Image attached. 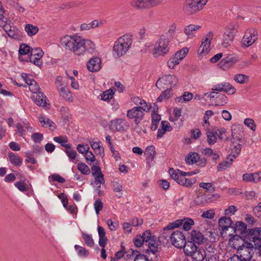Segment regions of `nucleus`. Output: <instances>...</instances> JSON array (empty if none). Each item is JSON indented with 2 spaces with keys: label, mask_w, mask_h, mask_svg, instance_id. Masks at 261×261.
I'll list each match as a JSON object with an SVG mask.
<instances>
[{
  "label": "nucleus",
  "mask_w": 261,
  "mask_h": 261,
  "mask_svg": "<svg viewBox=\"0 0 261 261\" xmlns=\"http://www.w3.org/2000/svg\"><path fill=\"white\" fill-rule=\"evenodd\" d=\"M60 43L65 49L77 56L92 53L95 49V44L92 41L75 35L64 36L61 38Z\"/></svg>",
  "instance_id": "nucleus-1"
},
{
  "label": "nucleus",
  "mask_w": 261,
  "mask_h": 261,
  "mask_svg": "<svg viewBox=\"0 0 261 261\" xmlns=\"http://www.w3.org/2000/svg\"><path fill=\"white\" fill-rule=\"evenodd\" d=\"M134 243L137 247H141L144 243H148L147 253L151 252L152 254H155L158 251L159 245L157 238L155 236H152L150 230H146L142 235L137 234L134 239Z\"/></svg>",
  "instance_id": "nucleus-2"
},
{
  "label": "nucleus",
  "mask_w": 261,
  "mask_h": 261,
  "mask_svg": "<svg viewBox=\"0 0 261 261\" xmlns=\"http://www.w3.org/2000/svg\"><path fill=\"white\" fill-rule=\"evenodd\" d=\"M246 244V246L244 244L242 245L239 246L238 250L245 249L246 251L249 252V250H252L253 248L261 247V227L249 229L247 242Z\"/></svg>",
  "instance_id": "nucleus-3"
},
{
  "label": "nucleus",
  "mask_w": 261,
  "mask_h": 261,
  "mask_svg": "<svg viewBox=\"0 0 261 261\" xmlns=\"http://www.w3.org/2000/svg\"><path fill=\"white\" fill-rule=\"evenodd\" d=\"M132 43L131 37L128 35L119 38L113 46V56L117 58L122 57L128 51Z\"/></svg>",
  "instance_id": "nucleus-4"
},
{
  "label": "nucleus",
  "mask_w": 261,
  "mask_h": 261,
  "mask_svg": "<svg viewBox=\"0 0 261 261\" xmlns=\"http://www.w3.org/2000/svg\"><path fill=\"white\" fill-rule=\"evenodd\" d=\"M183 250L186 255L191 257L193 261H202L206 257L204 250L196 246L193 242H186Z\"/></svg>",
  "instance_id": "nucleus-5"
},
{
  "label": "nucleus",
  "mask_w": 261,
  "mask_h": 261,
  "mask_svg": "<svg viewBox=\"0 0 261 261\" xmlns=\"http://www.w3.org/2000/svg\"><path fill=\"white\" fill-rule=\"evenodd\" d=\"M209 0H186L183 9L188 15L195 14L202 10Z\"/></svg>",
  "instance_id": "nucleus-6"
},
{
  "label": "nucleus",
  "mask_w": 261,
  "mask_h": 261,
  "mask_svg": "<svg viewBox=\"0 0 261 261\" xmlns=\"http://www.w3.org/2000/svg\"><path fill=\"white\" fill-rule=\"evenodd\" d=\"M163 0H132L130 6L137 10H148L160 5Z\"/></svg>",
  "instance_id": "nucleus-7"
},
{
  "label": "nucleus",
  "mask_w": 261,
  "mask_h": 261,
  "mask_svg": "<svg viewBox=\"0 0 261 261\" xmlns=\"http://www.w3.org/2000/svg\"><path fill=\"white\" fill-rule=\"evenodd\" d=\"M166 35H162L160 39L156 42L153 53L154 57L163 56L169 51L168 46L170 41L166 38Z\"/></svg>",
  "instance_id": "nucleus-8"
},
{
  "label": "nucleus",
  "mask_w": 261,
  "mask_h": 261,
  "mask_svg": "<svg viewBox=\"0 0 261 261\" xmlns=\"http://www.w3.org/2000/svg\"><path fill=\"white\" fill-rule=\"evenodd\" d=\"M231 231L235 233L237 237L244 240V243L247 242V238L249 234V229H247L246 224L242 221H237L233 224L231 227Z\"/></svg>",
  "instance_id": "nucleus-9"
},
{
  "label": "nucleus",
  "mask_w": 261,
  "mask_h": 261,
  "mask_svg": "<svg viewBox=\"0 0 261 261\" xmlns=\"http://www.w3.org/2000/svg\"><path fill=\"white\" fill-rule=\"evenodd\" d=\"M62 77L59 76H57L56 80V87L59 94L65 100L68 101H72L73 96L72 94L67 88L66 85L62 83Z\"/></svg>",
  "instance_id": "nucleus-10"
},
{
  "label": "nucleus",
  "mask_w": 261,
  "mask_h": 261,
  "mask_svg": "<svg viewBox=\"0 0 261 261\" xmlns=\"http://www.w3.org/2000/svg\"><path fill=\"white\" fill-rule=\"evenodd\" d=\"M237 32L236 25H231L225 30L222 43V45L224 47L226 48L230 45Z\"/></svg>",
  "instance_id": "nucleus-11"
},
{
  "label": "nucleus",
  "mask_w": 261,
  "mask_h": 261,
  "mask_svg": "<svg viewBox=\"0 0 261 261\" xmlns=\"http://www.w3.org/2000/svg\"><path fill=\"white\" fill-rule=\"evenodd\" d=\"M257 31L254 28L248 29L245 33V35L241 41V46L243 47H247L252 44L257 39Z\"/></svg>",
  "instance_id": "nucleus-12"
},
{
  "label": "nucleus",
  "mask_w": 261,
  "mask_h": 261,
  "mask_svg": "<svg viewBox=\"0 0 261 261\" xmlns=\"http://www.w3.org/2000/svg\"><path fill=\"white\" fill-rule=\"evenodd\" d=\"M110 128L113 132H124L129 127L128 122L124 119L117 118L110 122Z\"/></svg>",
  "instance_id": "nucleus-13"
},
{
  "label": "nucleus",
  "mask_w": 261,
  "mask_h": 261,
  "mask_svg": "<svg viewBox=\"0 0 261 261\" xmlns=\"http://www.w3.org/2000/svg\"><path fill=\"white\" fill-rule=\"evenodd\" d=\"M213 37V33L209 32L202 39L201 44L198 49L197 53L200 56L207 54L210 50V44Z\"/></svg>",
  "instance_id": "nucleus-14"
},
{
  "label": "nucleus",
  "mask_w": 261,
  "mask_h": 261,
  "mask_svg": "<svg viewBox=\"0 0 261 261\" xmlns=\"http://www.w3.org/2000/svg\"><path fill=\"white\" fill-rule=\"evenodd\" d=\"M239 61V58L233 54H229L218 63V66L223 70H226Z\"/></svg>",
  "instance_id": "nucleus-15"
},
{
  "label": "nucleus",
  "mask_w": 261,
  "mask_h": 261,
  "mask_svg": "<svg viewBox=\"0 0 261 261\" xmlns=\"http://www.w3.org/2000/svg\"><path fill=\"white\" fill-rule=\"evenodd\" d=\"M199 172V170L196 169L194 171L186 172L180 171V182L184 187L190 188L196 182L195 178H187L186 176H192Z\"/></svg>",
  "instance_id": "nucleus-16"
},
{
  "label": "nucleus",
  "mask_w": 261,
  "mask_h": 261,
  "mask_svg": "<svg viewBox=\"0 0 261 261\" xmlns=\"http://www.w3.org/2000/svg\"><path fill=\"white\" fill-rule=\"evenodd\" d=\"M144 115V113L143 111L137 107H134L133 109L128 110L127 112V117L130 119H134L136 125H138L143 119Z\"/></svg>",
  "instance_id": "nucleus-17"
},
{
  "label": "nucleus",
  "mask_w": 261,
  "mask_h": 261,
  "mask_svg": "<svg viewBox=\"0 0 261 261\" xmlns=\"http://www.w3.org/2000/svg\"><path fill=\"white\" fill-rule=\"evenodd\" d=\"M35 103L38 106L45 109L49 108V103L46 96L41 91L34 94L32 97Z\"/></svg>",
  "instance_id": "nucleus-18"
},
{
  "label": "nucleus",
  "mask_w": 261,
  "mask_h": 261,
  "mask_svg": "<svg viewBox=\"0 0 261 261\" xmlns=\"http://www.w3.org/2000/svg\"><path fill=\"white\" fill-rule=\"evenodd\" d=\"M212 90L225 92L227 94L232 95L236 92V89L229 83H223L213 86Z\"/></svg>",
  "instance_id": "nucleus-19"
},
{
  "label": "nucleus",
  "mask_w": 261,
  "mask_h": 261,
  "mask_svg": "<svg viewBox=\"0 0 261 261\" xmlns=\"http://www.w3.org/2000/svg\"><path fill=\"white\" fill-rule=\"evenodd\" d=\"M191 241L188 242H193V244L198 245L203 244L207 241V239L198 230H192L191 232Z\"/></svg>",
  "instance_id": "nucleus-20"
},
{
  "label": "nucleus",
  "mask_w": 261,
  "mask_h": 261,
  "mask_svg": "<svg viewBox=\"0 0 261 261\" xmlns=\"http://www.w3.org/2000/svg\"><path fill=\"white\" fill-rule=\"evenodd\" d=\"M100 63L101 59L99 58H92L87 62V68L91 72H96L100 69Z\"/></svg>",
  "instance_id": "nucleus-21"
},
{
  "label": "nucleus",
  "mask_w": 261,
  "mask_h": 261,
  "mask_svg": "<svg viewBox=\"0 0 261 261\" xmlns=\"http://www.w3.org/2000/svg\"><path fill=\"white\" fill-rule=\"evenodd\" d=\"M179 227V220H177L174 222L172 223H170L167 226L165 227L163 229V233L161 236L159 237V240L160 242L163 241V239H164L167 240V242L168 241V235L167 234L166 231L170 230H172L175 228H178Z\"/></svg>",
  "instance_id": "nucleus-22"
},
{
  "label": "nucleus",
  "mask_w": 261,
  "mask_h": 261,
  "mask_svg": "<svg viewBox=\"0 0 261 261\" xmlns=\"http://www.w3.org/2000/svg\"><path fill=\"white\" fill-rule=\"evenodd\" d=\"M233 222L230 217H223L219 220V225L223 231H226L233 227Z\"/></svg>",
  "instance_id": "nucleus-23"
},
{
  "label": "nucleus",
  "mask_w": 261,
  "mask_h": 261,
  "mask_svg": "<svg viewBox=\"0 0 261 261\" xmlns=\"http://www.w3.org/2000/svg\"><path fill=\"white\" fill-rule=\"evenodd\" d=\"M200 28V25L190 24L185 28L184 33L187 36L188 38H193L195 36L197 31Z\"/></svg>",
  "instance_id": "nucleus-24"
},
{
  "label": "nucleus",
  "mask_w": 261,
  "mask_h": 261,
  "mask_svg": "<svg viewBox=\"0 0 261 261\" xmlns=\"http://www.w3.org/2000/svg\"><path fill=\"white\" fill-rule=\"evenodd\" d=\"M199 157L200 155L198 153L191 152L186 156L185 161L187 164L192 165L197 163Z\"/></svg>",
  "instance_id": "nucleus-25"
},
{
  "label": "nucleus",
  "mask_w": 261,
  "mask_h": 261,
  "mask_svg": "<svg viewBox=\"0 0 261 261\" xmlns=\"http://www.w3.org/2000/svg\"><path fill=\"white\" fill-rule=\"evenodd\" d=\"M194 224V221L191 218H185L183 219H180V226H182V229L185 231L190 230Z\"/></svg>",
  "instance_id": "nucleus-26"
},
{
  "label": "nucleus",
  "mask_w": 261,
  "mask_h": 261,
  "mask_svg": "<svg viewBox=\"0 0 261 261\" xmlns=\"http://www.w3.org/2000/svg\"><path fill=\"white\" fill-rule=\"evenodd\" d=\"M233 161L232 158H230V156H228L226 160L219 163L217 167L218 171H221L225 170L226 168L229 167Z\"/></svg>",
  "instance_id": "nucleus-27"
},
{
  "label": "nucleus",
  "mask_w": 261,
  "mask_h": 261,
  "mask_svg": "<svg viewBox=\"0 0 261 261\" xmlns=\"http://www.w3.org/2000/svg\"><path fill=\"white\" fill-rule=\"evenodd\" d=\"M10 163L16 166H20L22 164V159L13 152H10L8 154Z\"/></svg>",
  "instance_id": "nucleus-28"
},
{
  "label": "nucleus",
  "mask_w": 261,
  "mask_h": 261,
  "mask_svg": "<svg viewBox=\"0 0 261 261\" xmlns=\"http://www.w3.org/2000/svg\"><path fill=\"white\" fill-rule=\"evenodd\" d=\"M39 121L43 127H48L49 128L55 129L56 128L55 123L49 119L45 118L44 116H41L39 118Z\"/></svg>",
  "instance_id": "nucleus-29"
},
{
  "label": "nucleus",
  "mask_w": 261,
  "mask_h": 261,
  "mask_svg": "<svg viewBox=\"0 0 261 261\" xmlns=\"http://www.w3.org/2000/svg\"><path fill=\"white\" fill-rule=\"evenodd\" d=\"M53 140L56 142L60 144L62 146L65 147L66 149H70L71 148V144L67 143L68 140L66 137H55L53 138Z\"/></svg>",
  "instance_id": "nucleus-30"
},
{
  "label": "nucleus",
  "mask_w": 261,
  "mask_h": 261,
  "mask_svg": "<svg viewBox=\"0 0 261 261\" xmlns=\"http://www.w3.org/2000/svg\"><path fill=\"white\" fill-rule=\"evenodd\" d=\"M179 64V50L177 51L174 56L171 58L168 62L169 68L173 69L175 65Z\"/></svg>",
  "instance_id": "nucleus-31"
},
{
  "label": "nucleus",
  "mask_w": 261,
  "mask_h": 261,
  "mask_svg": "<svg viewBox=\"0 0 261 261\" xmlns=\"http://www.w3.org/2000/svg\"><path fill=\"white\" fill-rule=\"evenodd\" d=\"M174 78L173 76L171 75H166L160 77L158 80V85L163 83L166 86L173 84V80Z\"/></svg>",
  "instance_id": "nucleus-32"
},
{
  "label": "nucleus",
  "mask_w": 261,
  "mask_h": 261,
  "mask_svg": "<svg viewBox=\"0 0 261 261\" xmlns=\"http://www.w3.org/2000/svg\"><path fill=\"white\" fill-rule=\"evenodd\" d=\"M171 243L176 248H179V243L178 239H179V231H173L169 237Z\"/></svg>",
  "instance_id": "nucleus-33"
},
{
  "label": "nucleus",
  "mask_w": 261,
  "mask_h": 261,
  "mask_svg": "<svg viewBox=\"0 0 261 261\" xmlns=\"http://www.w3.org/2000/svg\"><path fill=\"white\" fill-rule=\"evenodd\" d=\"M155 147L153 146H150L146 147L145 154L147 155L146 160H152L155 155Z\"/></svg>",
  "instance_id": "nucleus-34"
},
{
  "label": "nucleus",
  "mask_w": 261,
  "mask_h": 261,
  "mask_svg": "<svg viewBox=\"0 0 261 261\" xmlns=\"http://www.w3.org/2000/svg\"><path fill=\"white\" fill-rule=\"evenodd\" d=\"M24 30L30 36L36 35L39 31V29L37 26L31 24H27L25 27Z\"/></svg>",
  "instance_id": "nucleus-35"
},
{
  "label": "nucleus",
  "mask_w": 261,
  "mask_h": 261,
  "mask_svg": "<svg viewBox=\"0 0 261 261\" xmlns=\"http://www.w3.org/2000/svg\"><path fill=\"white\" fill-rule=\"evenodd\" d=\"M16 127L17 128V131L19 134V136L21 137H23L24 133L28 130L29 129H32V127L29 126L28 125L25 124H21L20 123H17L16 124Z\"/></svg>",
  "instance_id": "nucleus-36"
},
{
  "label": "nucleus",
  "mask_w": 261,
  "mask_h": 261,
  "mask_svg": "<svg viewBox=\"0 0 261 261\" xmlns=\"http://www.w3.org/2000/svg\"><path fill=\"white\" fill-rule=\"evenodd\" d=\"M241 150V145L238 143L237 145H234L231 148V151L228 156L230 158H236L240 154Z\"/></svg>",
  "instance_id": "nucleus-37"
},
{
  "label": "nucleus",
  "mask_w": 261,
  "mask_h": 261,
  "mask_svg": "<svg viewBox=\"0 0 261 261\" xmlns=\"http://www.w3.org/2000/svg\"><path fill=\"white\" fill-rule=\"evenodd\" d=\"M74 248L76 251L77 254L80 257H86L89 254V252L85 248L77 245L74 246Z\"/></svg>",
  "instance_id": "nucleus-38"
},
{
  "label": "nucleus",
  "mask_w": 261,
  "mask_h": 261,
  "mask_svg": "<svg viewBox=\"0 0 261 261\" xmlns=\"http://www.w3.org/2000/svg\"><path fill=\"white\" fill-rule=\"evenodd\" d=\"M82 236L83 239L84 240L85 243L86 244V245L87 246H88L89 247H92L93 246V245L94 244V240L92 239L91 235H90L88 233H85L84 232H82Z\"/></svg>",
  "instance_id": "nucleus-39"
},
{
  "label": "nucleus",
  "mask_w": 261,
  "mask_h": 261,
  "mask_svg": "<svg viewBox=\"0 0 261 261\" xmlns=\"http://www.w3.org/2000/svg\"><path fill=\"white\" fill-rule=\"evenodd\" d=\"M207 141L210 145L214 144L217 141V137L216 134L213 132L208 130L206 132Z\"/></svg>",
  "instance_id": "nucleus-40"
},
{
  "label": "nucleus",
  "mask_w": 261,
  "mask_h": 261,
  "mask_svg": "<svg viewBox=\"0 0 261 261\" xmlns=\"http://www.w3.org/2000/svg\"><path fill=\"white\" fill-rule=\"evenodd\" d=\"M249 77L244 74H237L234 75L233 80L238 83L243 84L249 81Z\"/></svg>",
  "instance_id": "nucleus-41"
},
{
  "label": "nucleus",
  "mask_w": 261,
  "mask_h": 261,
  "mask_svg": "<svg viewBox=\"0 0 261 261\" xmlns=\"http://www.w3.org/2000/svg\"><path fill=\"white\" fill-rule=\"evenodd\" d=\"M77 169L83 174L89 175L90 173V168L84 163H80L77 165Z\"/></svg>",
  "instance_id": "nucleus-42"
},
{
  "label": "nucleus",
  "mask_w": 261,
  "mask_h": 261,
  "mask_svg": "<svg viewBox=\"0 0 261 261\" xmlns=\"http://www.w3.org/2000/svg\"><path fill=\"white\" fill-rule=\"evenodd\" d=\"M31 51V47L28 45L22 43L20 45L19 48V54L20 55H25L29 54Z\"/></svg>",
  "instance_id": "nucleus-43"
},
{
  "label": "nucleus",
  "mask_w": 261,
  "mask_h": 261,
  "mask_svg": "<svg viewBox=\"0 0 261 261\" xmlns=\"http://www.w3.org/2000/svg\"><path fill=\"white\" fill-rule=\"evenodd\" d=\"M245 252H247L245 249L239 251L238 250V253L240 254V255L234 254L232 257L228 259L227 261H241L243 256L245 255Z\"/></svg>",
  "instance_id": "nucleus-44"
},
{
  "label": "nucleus",
  "mask_w": 261,
  "mask_h": 261,
  "mask_svg": "<svg viewBox=\"0 0 261 261\" xmlns=\"http://www.w3.org/2000/svg\"><path fill=\"white\" fill-rule=\"evenodd\" d=\"M227 98L225 95L219 93L216 101L217 102L216 105L223 106L227 103Z\"/></svg>",
  "instance_id": "nucleus-45"
},
{
  "label": "nucleus",
  "mask_w": 261,
  "mask_h": 261,
  "mask_svg": "<svg viewBox=\"0 0 261 261\" xmlns=\"http://www.w3.org/2000/svg\"><path fill=\"white\" fill-rule=\"evenodd\" d=\"M114 95L113 90L111 89H108L102 93L101 95V99L104 101L109 100L111 99Z\"/></svg>",
  "instance_id": "nucleus-46"
},
{
  "label": "nucleus",
  "mask_w": 261,
  "mask_h": 261,
  "mask_svg": "<svg viewBox=\"0 0 261 261\" xmlns=\"http://www.w3.org/2000/svg\"><path fill=\"white\" fill-rule=\"evenodd\" d=\"M27 61H29L30 62L38 66H40L42 64L41 58L36 57L31 55H30V57L28 58V60Z\"/></svg>",
  "instance_id": "nucleus-47"
},
{
  "label": "nucleus",
  "mask_w": 261,
  "mask_h": 261,
  "mask_svg": "<svg viewBox=\"0 0 261 261\" xmlns=\"http://www.w3.org/2000/svg\"><path fill=\"white\" fill-rule=\"evenodd\" d=\"M175 25L174 24H172V25H171L168 31L165 34H163V35H166L167 36L166 37V38L169 39V41H170L173 39V36L175 34Z\"/></svg>",
  "instance_id": "nucleus-48"
},
{
  "label": "nucleus",
  "mask_w": 261,
  "mask_h": 261,
  "mask_svg": "<svg viewBox=\"0 0 261 261\" xmlns=\"http://www.w3.org/2000/svg\"><path fill=\"white\" fill-rule=\"evenodd\" d=\"M30 90L34 94L40 91V87L37 83L35 81H31L29 84Z\"/></svg>",
  "instance_id": "nucleus-49"
},
{
  "label": "nucleus",
  "mask_w": 261,
  "mask_h": 261,
  "mask_svg": "<svg viewBox=\"0 0 261 261\" xmlns=\"http://www.w3.org/2000/svg\"><path fill=\"white\" fill-rule=\"evenodd\" d=\"M170 90L169 88H167L163 92L157 99L158 102H161L163 99H167L170 97Z\"/></svg>",
  "instance_id": "nucleus-50"
},
{
  "label": "nucleus",
  "mask_w": 261,
  "mask_h": 261,
  "mask_svg": "<svg viewBox=\"0 0 261 261\" xmlns=\"http://www.w3.org/2000/svg\"><path fill=\"white\" fill-rule=\"evenodd\" d=\"M32 140L36 143H40L43 140V135L40 133H35L31 136Z\"/></svg>",
  "instance_id": "nucleus-51"
},
{
  "label": "nucleus",
  "mask_w": 261,
  "mask_h": 261,
  "mask_svg": "<svg viewBox=\"0 0 261 261\" xmlns=\"http://www.w3.org/2000/svg\"><path fill=\"white\" fill-rule=\"evenodd\" d=\"M94 207L97 215L99 213V211L102 209L103 203L99 198H97L95 201Z\"/></svg>",
  "instance_id": "nucleus-52"
},
{
  "label": "nucleus",
  "mask_w": 261,
  "mask_h": 261,
  "mask_svg": "<svg viewBox=\"0 0 261 261\" xmlns=\"http://www.w3.org/2000/svg\"><path fill=\"white\" fill-rule=\"evenodd\" d=\"M199 187L203 189H207L211 192H214L215 191V188L213 187V184L208 182H201L199 184Z\"/></svg>",
  "instance_id": "nucleus-53"
},
{
  "label": "nucleus",
  "mask_w": 261,
  "mask_h": 261,
  "mask_svg": "<svg viewBox=\"0 0 261 261\" xmlns=\"http://www.w3.org/2000/svg\"><path fill=\"white\" fill-rule=\"evenodd\" d=\"M179 118V109L178 108H174L172 114L170 115L169 119L170 121H174L177 120Z\"/></svg>",
  "instance_id": "nucleus-54"
},
{
  "label": "nucleus",
  "mask_w": 261,
  "mask_h": 261,
  "mask_svg": "<svg viewBox=\"0 0 261 261\" xmlns=\"http://www.w3.org/2000/svg\"><path fill=\"white\" fill-rule=\"evenodd\" d=\"M193 94L189 92H185L182 95L180 96V100H182V102H188L192 99Z\"/></svg>",
  "instance_id": "nucleus-55"
},
{
  "label": "nucleus",
  "mask_w": 261,
  "mask_h": 261,
  "mask_svg": "<svg viewBox=\"0 0 261 261\" xmlns=\"http://www.w3.org/2000/svg\"><path fill=\"white\" fill-rule=\"evenodd\" d=\"M33 154L31 151L25 152V156L27 159L25 161L27 163H31L32 164H35L37 162L36 159L33 157Z\"/></svg>",
  "instance_id": "nucleus-56"
},
{
  "label": "nucleus",
  "mask_w": 261,
  "mask_h": 261,
  "mask_svg": "<svg viewBox=\"0 0 261 261\" xmlns=\"http://www.w3.org/2000/svg\"><path fill=\"white\" fill-rule=\"evenodd\" d=\"M15 186L21 192H25L28 190L27 185L23 181H18L14 184Z\"/></svg>",
  "instance_id": "nucleus-57"
},
{
  "label": "nucleus",
  "mask_w": 261,
  "mask_h": 261,
  "mask_svg": "<svg viewBox=\"0 0 261 261\" xmlns=\"http://www.w3.org/2000/svg\"><path fill=\"white\" fill-rule=\"evenodd\" d=\"M169 173L171 176V177L176 181L178 184H179V176L178 173L176 172V170H174L172 168H170L169 169Z\"/></svg>",
  "instance_id": "nucleus-58"
},
{
  "label": "nucleus",
  "mask_w": 261,
  "mask_h": 261,
  "mask_svg": "<svg viewBox=\"0 0 261 261\" xmlns=\"http://www.w3.org/2000/svg\"><path fill=\"white\" fill-rule=\"evenodd\" d=\"M31 55L36 57L42 58L43 55V52L40 48H34L32 49Z\"/></svg>",
  "instance_id": "nucleus-59"
},
{
  "label": "nucleus",
  "mask_w": 261,
  "mask_h": 261,
  "mask_svg": "<svg viewBox=\"0 0 261 261\" xmlns=\"http://www.w3.org/2000/svg\"><path fill=\"white\" fill-rule=\"evenodd\" d=\"M244 124L248 127H249L252 130H255L256 125L254 123V120L252 119L247 118L245 119Z\"/></svg>",
  "instance_id": "nucleus-60"
},
{
  "label": "nucleus",
  "mask_w": 261,
  "mask_h": 261,
  "mask_svg": "<svg viewBox=\"0 0 261 261\" xmlns=\"http://www.w3.org/2000/svg\"><path fill=\"white\" fill-rule=\"evenodd\" d=\"M65 152L68 158L71 160H75L76 156V152L71 147L70 149H66Z\"/></svg>",
  "instance_id": "nucleus-61"
},
{
  "label": "nucleus",
  "mask_w": 261,
  "mask_h": 261,
  "mask_svg": "<svg viewBox=\"0 0 261 261\" xmlns=\"http://www.w3.org/2000/svg\"><path fill=\"white\" fill-rule=\"evenodd\" d=\"M76 148L79 153H81L82 154H85L89 150V147L87 144H79Z\"/></svg>",
  "instance_id": "nucleus-62"
},
{
  "label": "nucleus",
  "mask_w": 261,
  "mask_h": 261,
  "mask_svg": "<svg viewBox=\"0 0 261 261\" xmlns=\"http://www.w3.org/2000/svg\"><path fill=\"white\" fill-rule=\"evenodd\" d=\"M238 209L234 205H230L224 211L225 215H232L237 211Z\"/></svg>",
  "instance_id": "nucleus-63"
},
{
  "label": "nucleus",
  "mask_w": 261,
  "mask_h": 261,
  "mask_svg": "<svg viewBox=\"0 0 261 261\" xmlns=\"http://www.w3.org/2000/svg\"><path fill=\"white\" fill-rule=\"evenodd\" d=\"M134 261H149L148 257L144 254H137L135 257Z\"/></svg>",
  "instance_id": "nucleus-64"
}]
</instances>
